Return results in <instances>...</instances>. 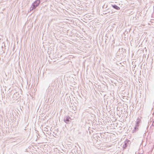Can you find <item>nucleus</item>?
<instances>
[{"label":"nucleus","mask_w":154,"mask_h":154,"mask_svg":"<svg viewBox=\"0 0 154 154\" xmlns=\"http://www.w3.org/2000/svg\"><path fill=\"white\" fill-rule=\"evenodd\" d=\"M5 74L6 75V76H7V75H6V74L5 73Z\"/></svg>","instance_id":"obj_13"},{"label":"nucleus","mask_w":154,"mask_h":154,"mask_svg":"<svg viewBox=\"0 0 154 154\" xmlns=\"http://www.w3.org/2000/svg\"><path fill=\"white\" fill-rule=\"evenodd\" d=\"M130 142V141L129 140H126L125 142V143L123 145V148L124 149H125L127 146H128V145L129 144V142Z\"/></svg>","instance_id":"obj_4"},{"label":"nucleus","mask_w":154,"mask_h":154,"mask_svg":"<svg viewBox=\"0 0 154 154\" xmlns=\"http://www.w3.org/2000/svg\"><path fill=\"white\" fill-rule=\"evenodd\" d=\"M141 122V120L139 118H138L137 119L136 123L134 129L132 130V132L133 133H135L138 130L139 127L140 123Z\"/></svg>","instance_id":"obj_2"},{"label":"nucleus","mask_w":154,"mask_h":154,"mask_svg":"<svg viewBox=\"0 0 154 154\" xmlns=\"http://www.w3.org/2000/svg\"><path fill=\"white\" fill-rule=\"evenodd\" d=\"M106 14V13H103V14Z\"/></svg>","instance_id":"obj_12"},{"label":"nucleus","mask_w":154,"mask_h":154,"mask_svg":"<svg viewBox=\"0 0 154 154\" xmlns=\"http://www.w3.org/2000/svg\"><path fill=\"white\" fill-rule=\"evenodd\" d=\"M111 6L116 10H119L120 9L119 7L115 4H111Z\"/></svg>","instance_id":"obj_5"},{"label":"nucleus","mask_w":154,"mask_h":154,"mask_svg":"<svg viewBox=\"0 0 154 154\" xmlns=\"http://www.w3.org/2000/svg\"><path fill=\"white\" fill-rule=\"evenodd\" d=\"M119 52H121V54L123 53L124 52V51H123V48H121L119 49Z\"/></svg>","instance_id":"obj_8"},{"label":"nucleus","mask_w":154,"mask_h":154,"mask_svg":"<svg viewBox=\"0 0 154 154\" xmlns=\"http://www.w3.org/2000/svg\"><path fill=\"white\" fill-rule=\"evenodd\" d=\"M152 125L154 126V122H152Z\"/></svg>","instance_id":"obj_11"},{"label":"nucleus","mask_w":154,"mask_h":154,"mask_svg":"<svg viewBox=\"0 0 154 154\" xmlns=\"http://www.w3.org/2000/svg\"><path fill=\"white\" fill-rule=\"evenodd\" d=\"M41 2V0H36L32 5L30 8V11H32L39 6Z\"/></svg>","instance_id":"obj_1"},{"label":"nucleus","mask_w":154,"mask_h":154,"mask_svg":"<svg viewBox=\"0 0 154 154\" xmlns=\"http://www.w3.org/2000/svg\"><path fill=\"white\" fill-rule=\"evenodd\" d=\"M44 131H48L47 128H46V127H45L44 128Z\"/></svg>","instance_id":"obj_10"},{"label":"nucleus","mask_w":154,"mask_h":154,"mask_svg":"<svg viewBox=\"0 0 154 154\" xmlns=\"http://www.w3.org/2000/svg\"><path fill=\"white\" fill-rule=\"evenodd\" d=\"M12 93H11V94H10V92H9V93H8V96H9V97H10V95H11Z\"/></svg>","instance_id":"obj_9"},{"label":"nucleus","mask_w":154,"mask_h":154,"mask_svg":"<svg viewBox=\"0 0 154 154\" xmlns=\"http://www.w3.org/2000/svg\"><path fill=\"white\" fill-rule=\"evenodd\" d=\"M108 5L107 4H104V5L103 6V9H105L106 11L108 13L109 12L107 11L108 10V8H107Z\"/></svg>","instance_id":"obj_6"},{"label":"nucleus","mask_w":154,"mask_h":154,"mask_svg":"<svg viewBox=\"0 0 154 154\" xmlns=\"http://www.w3.org/2000/svg\"><path fill=\"white\" fill-rule=\"evenodd\" d=\"M18 95V93L16 92V93H14L13 95V98L14 99H16L17 97V95Z\"/></svg>","instance_id":"obj_7"},{"label":"nucleus","mask_w":154,"mask_h":154,"mask_svg":"<svg viewBox=\"0 0 154 154\" xmlns=\"http://www.w3.org/2000/svg\"><path fill=\"white\" fill-rule=\"evenodd\" d=\"M70 117L69 116H66L64 119V122L66 124H69L71 122Z\"/></svg>","instance_id":"obj_3"}]
</instances>
